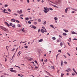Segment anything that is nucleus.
I'll list each match as a JSON object with an SVG mask.
<instances>
[{"mask_svg":"<svg viewBox=\"0 0 77 77\" xmlns=\"http://www.w3.org/2000/svg\"><path fill=\"white\" fill-rule=\"evenodd\" d=\"M44 10H43V11L45 13H47L49 11V10L48 8L47 7H44Z\"/></svg>","mask_w":77,"mask_h":77,"instance_id":"1","label":"nucleus"},{"mask_svg":"<svg viewBox=\"0 0 77 77\" xmlns=\"http://www.w3.org/2000/svg\"><path fill=\"white\" fill-rule=\"evenodd\" d=\"M0 28L5 32H8V29L2 26H0Z\"/></svg>","mask_w":77,"mask_h":77,"instance_id":"2","label":"nucleus"},{"mask_svg":"<svg viewBox=\"0 0 77 77\" xmlns=\"http://www.w3.org/2000/svg\"><path fill=\"white\" fill-rule=\"evenodd\" d=\"M17 12L18 14H22L23 13V11L21 10H20V11H17Z\"/></svg>","mask_w":77,"mask_h":77,"instance_id":"3","label":"nucleus"},{"mask_svg":"<svg viewBox=\"0 0 77 77\" xmlns=\"http://www.w3.org/2000/svg\"><path fill=\"white\" fill-rule=\"evenodd\" d=\"M65 71H67V72H69V71H71V69L69 68H68L67 69H66Z\"/></svg>","mask_w":77,"mask_h":77,"instance_id":"4","label":"nucleus"},{"mask_svg":"<svg viewBox=\"0 0 77 77\" xmlns=\"http://www.w3.org/2000/svg\"><path fill=\"white\" fill-rule=\"evenodd\" d=\"M10 71H11V72H15V73H16L17 72V70H10Z\"/></svg>","mask_w":77,"mask_h":77,"instance_id":"5","label":"nucleus"},{"mask_svg":"<svg viewBox=\"0 0 77 77\" xmlns=\"http://www.w3.org/2000/svg\"><path fill=\"white\" fill-rule=\"evenodd\" d=\"M68 9H69V8H66L65 10V13H67L68 12L67 11H68Z\"/></svg>","mask_w":77,"mask_h":77,"instance_id":"6","label":"nucleus"},{"mask_svg":"<svg viewBox=\"0 0 77 77\" xmlns=\"http://www.w3.org/2000/svg\"><path fill=\"white\" fill-rule=\"evenodd\" d=\"M71 32L72 33V34H73L74 35H77V33H76V32H75L74 31H72H72Z\"/></svg>","mask_w":77,"mask_h":77,"instance_id":"7","label":"nucleus"},{"mask_svg":"<svg viewBox=\"0 0 77 77\" xmlns=\"http://www.w3.org/2000/svg\"><path fill=\"white\" fill-rule=\"evenodd\" d=\"M71 9H72V10H73V11H77V9L75 8H71Z\"/></svg>","mask_w":77,"mask_h":77,"instance_id":"8","label":"nucleus"},{"mask_svg":"<svg viewBox=\"0 0 77 77\" xmlns=\"http://www.w3.org/2000/svg\"><path fill=\"white\" fill-rule=\"evenodd\" d=\"M41 32L42 33H44V32H45V30H44L43 29H41Z\"/></svg>","mask_w":77,"mask_h":77,"instance_id":"9","label":"nucleus"},{"mask_svg":"<svg viewBox=\"0 0 77 77\" xmlns=\"http://www.w3.org/2000/svg\"><path fill=\"white\" fill-rule=\"evenodd\" d=\"M45 72H46V73H47L48 75H50L51 76V74H50V73L48 72H47V71H45Z\"/></svg>","mask_w":77,"mask_h":77,"instance_id":"10","label":"nucleus"},{"mask_svg":"<svg viewBox=\"0 0 77 77\" xmlns=\"http://www.w3.org/2000/svg\"><path fill=\"white\" fill-rule=\"evenodd\" d=\"M20 51H19L18 53L17 56H18V57H19V56H20V54H21V53H20Z\"/></svg>","mask_w":77,"mask_h":77,"instance_id":"11","label":"nucleus"},{"mask_svg":"<svg viewBox=\"0 0 77 77\" xmlns=\"http://www.w3.org/2000/svg\"><path fill=\"white\" fill-rule=\"evenodd\" d=\"M63 31H64V32H68L69 31L68 30H66V29H63Z\"/></svg>","mask_w":77,"mask_h":77,"instance_id":"12","label":"nucleus"},{"mask_svg":"<svg viewBox=\"0 0 77 77\" xmlns=\"http://www.w3.org/2000/svg\"><path fill=\"white\" fill-rule=\"evenodd\" d=\"M38 21L39 22V23H41V20L40 19H38Z\"/></svg>","mask_w":77,"mask_h":77,"instance_id":"13","label":"nucleus"},{"mask_svg":"<svg viewBox=\"0 0 77 77\" xmlns=\"http://www.w3.org/2000/svg\"><path fill=\"white\" fill-rule=\"evenodd\" d=\"M11 21L13 22H15V19H11Z\"/></svg>","mask_w":77,"mask_h":77,"instance_id":"14","label":"nucleus"},{"mask_svg":"<svg viewBox=\"0 0 77 77\" xmlns=\"http://www.w3.org/2000/svg\"><path fill=\"white\" fill-rule=\"evenodd\" d=\"M43 41V39H41L38 41V42H42Z\"/></svg>","mask_w":77,"mask_h":77,"instance_id":"15","label":"nucleus"},{"mask_svg":"<svg viewBox=\"0 0 77 77\" xmlns=\"http://www.w3.org/2000/svg\"><path fill=\"white\" fill-rule=\"evenodd\" d=\"M25 19L26 20V21H28V20H29V18L28 17L25 18Z\"/></svg>","mask_w":77,"mask_h":77,"instance_id":"16","label":"nucleus"},{"mask_svg":"<svg viewBox=\"0 0 77 77\" xmlns=\"http://www.w3.org/2000/svg\"><path fill=\"white\" fill-rule=\"evenodd\" d=\"M12 26V27H13L14 28H15V24H13Z\"/></svg>","mask_w":77,"mask_h":77,"instance_id":"17","label":"nucleus"},{"mask_svg":"<svg viewBox=\"0 0 77 77\" xmlns=\"http://www.w3.org/2000/svg\"><path fill=\"white\" fill-rule=\"evenodd\" d=\"M67 34L66 33H63V36H66L67 35Z\"/></svg>","mask_w":77,"mask_h":77,"instance_id":"18","label":"nucleus"},{"mask_svg":"<svg viewBox=\"0 0 77 77\" xmlns=\"http://www.w3.org/2000/svg\"><path fill=\"white\" fill-rule=\"evenodd\" d=\"M60 2V0H58L57 2V3L58 4H59Z\"/></svg>","mask_w":77,"mask_h":77,"instance_id":"19","label":"nucleus"},{"mask_svg":"<svg viewBox=\"0 0 77 77\" xmlns=\"http://www.w3.org/2000/svg\"><path fill=\"white\" fill-rule=\"evenodd\" d=\"M43 24H44V25H45V24H47V22L46 21H45L44 23H43Z\"/></svg>","mask_w":77,"mask_h":77,"instance_id":"20","label":"nucleus"},{"mask_svg":"<svg viewBox=\"0 0 77 77\" xmlns=\"http://www.w3.org/2000/svg\"><path fill=\"white\" fill-rule=\"evenodd\" d=\"M10 63H12V62H13V60H12V59L10 61Z\"/></svg>","mask_w":77,"mask_h":77,"instance_id":"21","label":"nucleus"},{"mask_svg":"<svg viewBox=\"0 0 77 77\" xmlns=\"http://www.w3.org/2000/svg\"><path fill=\"white\" fill-rule=\"evenodd\" d=\"M54 19L55 20H58V19L56 17H54Z\"/></svg>","mask_w":77,"mask_h":77,"instance_id":"22","label":"nucleus"},{"mask_svg":"<svg viewBox=\"0 0 77 77\" xmlns=\"http://www.w3.org/2000/svg\"><path fill=\"white\" fill-rule=\"evenodd\" d=\"M50 27H52V28H53V29H54V26H53V25H50Z\"/></svg>","mask_w":77,"mask_h":77,"instance_id":"23","label":"nucleus"},{"mask_svg":"<svg viewBox=\"0 0 77 77\" xmlns=\"http://www.w3.org/2000/svg\"><path fill=\"white\" fill-rule=\"evenodd\" d=\"M52 39L53 40H56V37H53Z\"/></svg>","mask_w":77,"mask_h":77,"instance_id":"24","label":"nucleus"},{"mask_svg":"<svg viewBox=\"0 0 77 77\" xmlns=\"http://www.w3.org/2000/svg\"><path fill=\"white\" fill-rule=\"evenodd\" d=\"M5 11H6V9H4V10H3L2 11V12L3 13H5Z\"/></svg>","mask_w":77,"mask_h":77,"instance_id":"25","label":"nucleus"},{"mask_svg":"<svg viewBox=\"0 0 77 77\" xmlns=\"http://www.w3.org/2000/svg\"><path fill=\"white\" fill-rule=\"evenodd\" d=\"M34 24L35 25H36V24H37V22H34Z\"/></svg>","mask_w":77,"mask_h":77,"instance_id":"26","label":"nucleus"},{"mask_svg":"<svg viewBox=\"0 0 77 77\" xmlns=\"http://www.w3.org/2000/svg\"><path fill=\"white\" fill-rule=\"evenodd\" d=\"M5 24L8 26V27H9V23H8L5 22Z\"/></svg>","mask_w":77,"mask_h":77,"instance_id":"27","label":"nucleus"},{"mask_svg":"<svg viewBox=\"0 0 77 77\" xmlns=\"http://www.w3.org/2000/svg\"><path fill=\"white\" fill-rule=\"evenodd\" d=\"M47 61H48L47 59H46L45 60H44V62L45 63L47 62Z\"/></svg>","mask_w":77,"mask_h":77,"instance_id":"28","label":"nucleus"},{"mask_svg":"<svg viewBox=\"0 0 77 77\" xmlns=\"http://www.w3.org/2000/svg\"><path fill=\"white\" fill-rule=\"evenodd\" d=\"M64 75V74H63L62 73H61V77H63V76Z\"/></svg>","mask_w":77,"mask_h":77,"instance_id":"29","label":"nucleus"},{"mask_svg":"<svg viewBox=\"0 0 77 77\" xmlns=\"http://www.w3.org/2000/svg\"><path fill=\"white\" fill-rule=\"evenodd\" d=\"M13 24H12V23H10V25L9 26H12Z\"/></svg>","mask_w":77,"mask_h":77,"instance_id":"30","label":"nucleus"},{"mask_svg":"<svg viewBox=\"0 0 77 77\" xmlns=\"http://www.w3.org/2000/svg\"><path fill=\"white\" fill-rule=\"evenodd\" d=\"M29 27H31V28H32V29L33 28V26L32 25L30 26Z\"/></svg>","mask_w":77,"mask_h":77,"instance_id":"31","label":"nucleus"},{"mask_svg":"<svg viewBox=\"0 0 77 77\" xmlns=\"http://www.w3.org/2000/svg\"><path fill=\"white\" fill-rule=\"evenodd\" d=\"M59 54H58L56 56V59L57 60V57H58V56L59 55Z\"/></svg>","mask_w":77,"mask_h":77,"instance_id":"32","label":"nucleus"},{"mask_svg":"<svg viewBox=\"0 0 77 77\" xmlns=\"http://www.w3.org/2000/svg\"><path fill=\"white\" fill-rule=\"evenodd\" d=\"M24 28H23V29H22V31L23 32H25V30H24Z\"/></svg>","mask_w":77,"mask_h":77,"instance_id":"33","label":"nucleus"},{"mask_svg":"<svg viewBox=\"0 0 77 77\" xmlns=\"http://www.w3.org/2000/svg\"><path fill=\"white\" fill-rule=\"evenodd\" d=\"M14 15L16 16H17V15H18V14L15 13H14Z\"/></svg>","mask_w":77,"mask_h":77,"instance_id":"34","label":"nucleus"},{"mask_svg":"<svg viewBox=\"0 0 77 77\" xmlns=\"http://www.w3.org/2000/svg\"><path fill=\"white\" fill-rule=\"evenodd\" d=\"M67 54L68 55V56H71V55H70V54H69V53H67Z\"/></svg>","mask_w":77,"mask_h":77,"instance_id":"35","label":"nucleus"},{"mask_svg":"<svg viewBox=\"0 0 77 77\" xmlns=\"http://www.w3.org/2000/svg\"><path fill=\"white\" fill-rule=\"evenodd\" d=\"M61 66H62L63 65V61H62L61 62Z\"/></svg>","mask_w":77,"mask_h":77,"instance_id":"36","label":"nucleus"},{"mask_svg":"<svg viewBox=\"0 0 77 77\" xmlns=\"http://www.w3.org/2000/svg\"><path fill=\"white\" fill-rule=\"evenodd\" d=\"M24 48H28V46H24Z\"/></svg>","mask_w":77,"mask_h":77,"instance_id":"37","label":"nucleus"},{"mask_svg":"<svg viewBox=\"0 0 77 77\" xmlns=\"http://www.w3.org/2000/svg\"><path fill=\"white\" fill-rule=\"evenodd\" d=\"M16 22H17V23H20V21H19L17 20H16Z\"/></svg>","mask_w":77,"mask_h":77,"instance_id":"38","label":"nucleus"},{"mask_svg":"<svg viewBox=\"0 0 77 77\" xmlns=\"http://www.w3.org/2000/svg\"><path fill=\"white\" fill-rule=\"evenodd\" d=\"M72 69H73V71H74V72H76V71H75V69H74L73 68Z\"/></svg>","mask_w":77,"mask_h":77,"instance_id":"39","label":"nucleus"},{"mask_svg":"<svg viewBox=\"0 0 77 77\" xmlns=\"http://www.w3.org/2000/svg\"><path fill=\"white\" fill-rule=\"evenodd\" d=\"M17 27H21V25H20V24H18L17 25Z\"/></svg>","mask_w":77,"mask_h":77,"instance_id":"40","label":"nucleus"},{"mask_svg":"<svg viewBox=\"0 0 77 77\" xmlns=\"http://www.w3.org/2000/svg\"><path fill=\"white\" fill-rule=\"evenodd\" d=\"M8 11H9V12H11V9H10L9 8H8Z\"/></svg>","mask_w":77,"mask_h":77,"instance_id":"41","label":"nucleus"},{"mask_svg":"<svg viewBox=\"0 0 77 77\" xmlns=\"http://www.w3.org/2000/svg\"><path fill=\"white\" fill-rule=\"evenodd\" d=\"M58 52H60V53H62V51L61 50H58Z\"/></svg>","mask_w":77,"mask_h":77,"instance_id":"42","label":"nucleus"},{"mask_svg":"<svg viewBox=\"0 0 77 77\" xmlns=\"http://www.w3.org/2000/svg\"><path fill=\"white\" fill-rule=\"evenodd\" d=\"M60 46H62V45H63V44L62 42H61L60 43Z\"/></svg>","mask_w":77,"mask_h":77,"instance_id":"43","label":"nucleus"},{"mask_svg":"<svg viewBox=\"0 0 77 77\" xmlns=\"http://www.w3.org/2000/svg\"><path fill=\"white\" fill-rule=\"evenodd\" d=\"M49 9L51 11H53V8H49Z\"/></svg>","mask_w":77,"mask_h":77,"instance_id":"44","label":"nucleus"},{"mask_svg":"<svg viewBox=\"0 0 77 77\" xmlns=\"http://www.w3.org/2000/svg\"><path fill=\"white\" fill-rule=\"evenodd\" d=\"M33 29H36V27L35 26H33Z\"/></svg>","mask_w":77,"mask_h":77,"instance_id":"45","label":"nucleus"},{"mask_svg":"<svg viewBox=\"0 0 77 77\" xmlns=\"http://www.w3.org/2000/svg\"><path fill=\"white\" fill-rule=\"evenodd\" d=\"M28 24H31V22L30 21H28Z\"/></svg>","mask_w":77,"mask_h":77,"instance_id":"46","label":"nucleus"},{"mask_svg":"<svg viewBox=\"0 0 77 77\" xmlns=\"http://www.w3.org/2000/svg\"><path fill=\"white\" fill-rule=\"evenodd\" d=\"M52 6H54V7H55V8H57V6H56V5H53Z\"/></svg>","mask_w":77,"mask_h":77,"instance_id":"47","label":"nucleus"},{"mask_svg":"<svg viewBox=\"0 0 77 77\" xmlns=\"http://www.w3.org/2000/svg\"><path fill=\"white\" fill-rule=\"evenodd\" d=\"M72 75H75V74L74 73H72Z\"/></svg>","mask_w":77,"mask_h":77,"instance_id":"48","label":"nucleus"},{"mask_svg":"<svg viewBox=\"0 0 77 77\" xmlns=\"http://www.w3.org/2000/svg\"><path fill=\"white\" fill-rule=\"evenodd\" d=\"M40 30H41V29H38V33H39V32H40Z\"/></svg>","mask_w":77,"mask_h":77,"instance_id":"49","label":"nucleus"},{"mask_svg":"<svg viewBox=\"0 0 77 77\" xmlns=\"http://www.w3.org/2000/svg\"><path fill=\"white\" fill-rule=\"evenodd\" d=\"M42 28L43 29H45V30H46V29H45V27H43V26L42 27Z\"/></svg>","mask_w":77,"mask_h":77,"instance_id":"50","label":"nucleus"},{"mask_svg":"<svg viewBox=\"0 0 77 77\" xmlns=\"http://www.w3.org/2000/svg\"><path fill=\"white\" fill-rule=\"evenodd\" d=\"M51 68H52V69H54V66H51Z\"/></svg>","mask_w":77,"mask_h":77,"instance_id":"51","label":"nucleus"},{"mask_svg":"<svg viewBox=\"0 0 77 77\" xmlns=\"http://www.w3.org/2000/svg\"><path fill=\"white\" fill-rule=\"evenodd\" d=\"M75 12V11H73L71 12L72 14H74Z\"/></svg>","mask_w":77,"mask_h":77,"instance_id":"52","label":"nucleus"},{"mask_svg":"<svg viewBox=\"0 0 77 77\" xmlns=\"http://www.w3.org/2000/svg\"><path fill=\"white\" fill-rule=\"evenodd\" d=\"M64 63H65V64H67V62H66V61L64 62Z\"/></svg>","mask_w":77,"mask_h":77,"instance_id":"53","label":"nucleus"},{"mask_svg":"<svg viewBox=\"0 0 77 77\" xmlns=\"http://www.w3.org/2000/svg\"><path fill=\"white\" fill-rule=\"evenodd\" d=\"M63 56L64 57H65V58H66V57L65 55H63Z\"/></svg>","mask_w":77,"mask_h":77,"instance_id":"54","label":"nucleus"},{"mask_svg":"<svg viewBox=\"0 0 77 77\" xmlns=\"http://www.w3.org/2000/svg\"><path fill=\"white\" fill-rule=\"evenodd\" d=\"M29 0H27V3H29Z\"/></svg>","mask_w":77,"mask_h":77,"instance_id":"55","label":"nucleus"},{"mask_svg":"<svg viewBox=\"0 0 77 77\" xmlns=\"http://www.w3.org/2000/svg\"><path fill=\"white\" fill-rule=\"evenodd\" d=\"M57 42H59V39H57Z\"/></svg>","mask_w":77,"mask_h":77,"instance_id":"56","label":"nucleus"},{"mask_svg":"<svg viewBox=\"0 0 77 77\" xmlns=\"http://www.w3.org/2000/svg\"><path fill=\"white\" fill-rule=\"evenodd\" d=\"M8 5H5V7H7L8 6Z\"/></svg>","mask_w":77,"mask_h":77,"instance_id":"57","label":"nucleus"},{"mask_svg":"<svg viewBox=\"0 0 77 77\" xmlns=\"http://www.w3.org/2000/svg\"><path fill=\"white\" fill-rule=\"evenodd\" d=\"M14 69L13 68H10V70H12V69Z\"/></svg>","mask_w":77,"mask_h":77,"instance_id":"58","label":"nucleus"},{"mask_svg":"<svg viewBox=\"0 0 77 77\" xmlns=\"http://www.w3.org/2000/svg\"><path fill=\"white\" fill-rule=\"evenodd\" d=\"M35 68H36V69H38V67L35 66Z\"/></svg>","mask_w":77,"mask_h":77,"instance_id":"59","label":"nucleus"},{"mask_svg":"<svg viewBox=\"0 0 77 77\" xmlns=\"http://www.w3.org/2000/svg\"><path fill=\"white\" fill-rule=\"evenodd\" d=\"M15 49L14 48L13 50H11V51H14V50H15Z\"/></svg>","mask_w":77,"mask_h":77,"instance_id":"60","label":"nucleus"},{"mask_svg":"<svg viewBox=\"0 0 77 77\" xmlns=\"http://www.w3.org/2000/svg\"><path fill=\"white\" fill-rule=\"evenodd\" d=\"M59 37H60V38H62V37L61 36V35H59Z\"/></svg>","mask_w":77,"mask_h":77,"instance_id":"61","label":"nucleus"},{"mask_svg":"<svg viewBox=\"0 0 77 77\" xmlns=\"http://www.w3.org/2000/svg\"><path fill=\"white\" fill-rule=\"evenodd\" d=\"M68 45H69V46H70V45H69V43L68 42L67 43Z\"/></svg>","mask_w":77,"mask_h":77,"instance_id":"62","label":"nucleus"},{"mask_svg":"<svg viewBox=\"0 0 77 77\" xmlns=\"http://www.w3.org/2000/svg\"><path fill=\"white\" fill-rule=\"evenodd\" d=\"M44 0H42V3H44Z\"/></svg>","mask_w":77,"mask_h":77,"instance_id":"63","label":"nucleus"},{"mask_svg":"<svg viewBox=\"0 0 77 77\" xmlns=\"http://www.w3.org/2000/svg\"><path fill=\"white\" fill-rule=\"evenodd\" d=\"M32 60V58H31L29 59V60Z\"/></svg>","mask_w":77,"mask_h":77,"instance_id":"64","label":"nucleus"}]
</instances>
